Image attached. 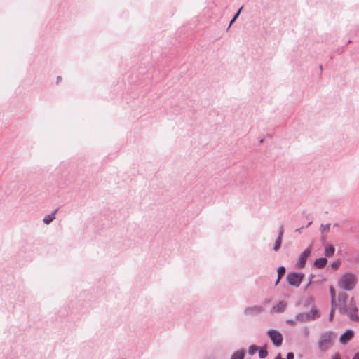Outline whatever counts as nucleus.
Segmentation results:
<instances>
[{
  "label": "nucleus",
  "instance_id": "1",
  "mask_svg": "<svg viewBox=\"0 0 359 359\" xmlns=\"http://www.w3.org/2000/svg\"><path fill=\"white\" fill-rule=\"evenodd\" d=\"M340 313L346 315L352 321H359L358 308L353 298L348 299V295L344 292L338 294L337 306Z\"/></svg>",
  "mask_w": 359,
  "mask_h": 359
},
{
  "label": "nucleus",
  "instance_id": "2",
  "mask_svg": "<svg viewBox=\"0 0 359 359\" xmlns=\"http://www.w3.org/2000/svg\"><path fill=\"white\" fill-rule=\"evenodd\" d=\"M336 337V334L332 331H325L320 333L318 341L319 351L322 353L328 351L333 346Z\"/></svg>",
  "mask_w": 359,
  "mask_h": 359
},
{
  "label": "nucleus",
  "instance_id": "3",
  "mask_svg": "<svg viewBox=\"0 0 359 359\" xmlns=\"http://www.w3.org/2000/svg\"><path fill=\"white\" fill-rule=\"evenodd\" d=\"M357 282L356 276L351 273L344 274L339 280V286L344 290H353Z\"/></svg>",
  "mask_w": 359,
  "mask_h": 359
},
{
  "label": "nucleus",
  "instance_id": "4",
  "mask_svg": "<svg viewBox=\"0 0 359 359\" xmlns=\"http://www.w3.org/2000/svg\"><path fill=\"white\" fill-rule=\"evenodd\" d=\"M320 315L318 310L315 308H312L309 313H299L296 315V320L299 323H305L313 320L319 318Z\"/></svg>",
  "mask_w": 359,
  "mask_h": 359
},
{
  "label": "nucleus",
  "instance_id": "5",
  "mask_svg": "<svg viewBox=\"0 0 359 359\" xmlns=\"http://www.w3.org/2000/svg\"><path fill=\"white\" fill-rule=\"evenodd\" d=\"M304 278L302 273L290 272L287 275V280L290 285L299 287Z\"/></svg>",
  "mask_w": 359,
  "mask_h": 359
},
{
  "label": "nucleus",
  "instance_id": "6",
  "mask_svg": "<svg viewBox=\"0 0 359 359\" xmlns=\"http://www.w3.org/2000/svg\"><path fill=\"white\" fill-rule=\"evenodd\" d=\"M268 335L275 346L278 347L281 346L283 343V336L279 331L276 330H269L268 331Z\"/></svg>",
  "mask_w": 359,
  "mask_h": 359
},
{
  "label": "nucleus",
  "instance_id": "7",
  "mask_svg": "<svg viewBox=\"0 0 359 359\" xmlns=\"http://www.w3.org/2000/svg\"><path fill=\"white\" fill-rule=\"evenodd\" d=\"M311 248H308L304 251H303L299 258V261L297 263L298 268H303L306 264V259L308 257L311 255Z\"/></svg>",
  "mask_w": 359,
  "mask_h": 359
},
{
  "label": "nucleus",
  "instance_id": "8",
  "mask_svg": "<svg viewBox=\"0 0 359 359\" xmlns=\"http://www.w3.org/2000/svg\"><path fill=\"white\" fill-rule=\"evenodd\" d=\"M354 336V331L353 330H347L339 337V342L342 345H346Z\"/></svg>",
  "mask_w": 359,
  "mask_h": 359
},
{
  "label": "nucleus",
  "instance_id": "9",
  "mask_svg": "<svg viewBox=\"0 0 359 359\" xmlns=\"http://www.w3.org/2000/svg\"><path fill=\"white\" fill-rule=\"evenodd\" d=\"M264 311V308L260 306H255L248 307L245 309V313L248 316H255L262 313Z\"/></svg>",
  "mask_w": 359,
  "mask_h": 359
},
{
  "label": "nucleus",
  "instance_id": "10",
  "mask_svg": "<svg viewBox=\"0 0 359 359\" xmlns=\"http://www.w3.org/2000/svg\"><path fill=\"white\" fill-rule=\"evenodd\" d=\"M287 302L285 301H280L277 304L271 308L272 313H282L287 307Z\"/></svg>",
  "mask_w": 359,
  "mask_h": 359
},
{
  "label": "nucleus",
  "instance_id": "11",
  "mask_svg": "<svg viewBox=\"0 0 359 359\" xmlns=\"http://www.w3.org/2000/svg\"><path fill=\"white\" fill-rule=\"evenodd\" d=\"M283 233H284L283 227L281 226L279 228V233H278V238L276 241V243H275V245L273 247V250L275 251H278L281 246Z\"/></svg>",
  "mask_w": 359,
  "mask_h": 359
},
{
  "label": "nucleus",
  "instance_id": "12",
  "mask_svg": "<svg viewBox=\"0 0 359 359\" xmlns=\"http://www.w3.org/2000/svg\"><path fill=\"white\" fill-rule=\"evenodd\" d=\"M327 264V259L325 257H320L316 259L314 262V266L318 269L323 268Z\"/></svg>",
  "mask_w": 359,
  "mask_h": 359
},
{
  "label": "nucleus",
  "instance_id": "13",
  "mask_svg": "<svg viewBox=\"0 0 359 359\" xmlns=\"http://www.w3.org/2000/svg\"><path fill=\"white\" fill-rule=\"evenodd\" d=\"M57 211V209H56L51 214L45 216L43 219V222L46 224H49L50 222H52L55 219V214H56Z\"/></svg>",
  "mask_w": 359,
  "mask_h": 359
},
{
  "label": "nucleus",
  "instance_id": "14",
  "mask_svg": "<svg viewBox=\"0 0 359 359\" xmlns=\"http://www.w3.org/2000/svg\"><path fill=\"white\" fill-rule=\"evenodd\" d=\"M245 351L243 349L236 351L232 355L231 359H243Z\"/></svg>",
  "mask_w": 359,
  "mask_h": 359
},
{
  "label": "nucleus",
  "instance_id": "15",
  "mask_svg": "<svg viewBox=\"0 0 359 359\" xmlns=\"http://www.w3.org/2000/svg\"><path fill=\"white\" fill-rule=\"evenodd\" d=\"M334 252L335 249L332 245H328L325 248V255L326 257H332L334 254Z\"/></svg>",
  "mask_w": 359,
  "mask_h": 359
},
{
  "label": "nucleus",
  "instance_id": "16",
  "mask_svg": "<svg viewBox=\"0 0 359 359\" xmlns=\"http://www.w3.org/2000/svg\"><path fill=\"white\" fill-rule=\"evenodd\" d=\"M330 296H331L332 306H336L337 304V302L336 297H335V291L332 286L330 287Z\"/></svg>",
  "mask_w": 359,
  "mask_h": 359
},
{
  "label": "nucleus",
  "instance_id": "17",
  "mask_svg": "<svg viewBox=\"0 0 359 359\" xmlns=\"http://www.w3.org/2000/svg\"><path fill=\"white\" fill-rule=\"evenodd\" d=\"M268 355V352L266 351V346L262 347L259 349V357L260 358H265Z\"/></svg>",
  "mask_w": 359,
  "mask_h": 359
},
{
  "label": "nucleus",
  "instance_id": "18",
  "mask_svg": "<svg viewBox=\"0 0 359 359\" xmlns=\"http://www.w3.org/2000/svg\"><path fill=\"white\" fill-rule=\"evenodd\" d=\"M258 350V346H257L256 345H251L248 348V354L250 355H253Z\"/></svg>",
  "mask_w": 359,
  "mask_h": 359
},
{
  "label": "nucleus",
  "instance_id": "19",
  "mask_svg": "<svg viewBox=\"0 0 359 359\" xmlns=\"http://www.w3.org/2000/svg\"><path fill=\"white\" fill-rule=\"evenodd\" d=\"M285 273V268L283 266H279L278 268V276H279V279H281V278L284 276Z\"/></svg>",
  "mask_w": 359,
  "mask_h": 359
},
{
  "label": "nucleus",
  "instance_id": "20",
  "mask_svg": "<svg viewBox=\"0 0 359 359\" xmlns=\"http://www.w3.org/2000/svg\"><path fill=\"white\" fill-rule=\"evenodd\" d=\"M320 230L322 233L328 232L330 231V224H325V225L322 224L320 226Z\"/></svg>",
  "mask_w": 359,
  "mask_h": 359
},
{
  "label": "nucleus",
  "instance_id": "21",
  "mask_svg": "<svg viewBox=\"0 0 359 359\" xmlns=\"http://www.w3.org/2000/svg\"><path fill=\"white\" fill-rule=\"evenodd\" d=\"M297 323V320H296V317L294 319H287L286 320V323L289 325H294Z\"/></svg>",
  "mask_w": 359,
  "mask_h": 359
},
{
  "label": "nucleus",
  "instance_id": "22",
  "mask_svg": "<svg viewBox=\"0 0 359 359\" xmlns=\"http://www.w3.org/2000/svg\"><path fill=\"white\" fill-rule=\"evenodd\" d=\"M337 306H332V309H331L330 315H329V320L330 321L332 320L333 317H334V309L337 308Z\"/></svg>",
  "mask_w": 359,
  "mask_h": 359
},
{
  "label": "nucleus",
  "instance_id": "23",
  "mask_svg": "<svg viewBox=\"0 0 359 359\" xmlns=\"http://www.w3.org/2000/svg\"><path fill=\"white\" fill-rule=\"evenodd\" d=\"M304 334L305 337H308L310 334L309 329L308 327L305 326L303 328Z\"/></svg>",
  "mask_w": 359,
  "mask_h": 359
},
{
  "label": "nucleus",
  "instance_id": "24",
  "mask_svg": "<svg viewBox=\"0 0 359 359\" xmlns=\"http://www.w3.org/2000/svg\"><path fill=\"white\" fill-rule=\"evenodd\" d=\"M238 17V13H236V15H234V17L233 18V19L231 20L229 25V27H228V29H229V27L231 26V25L234 22V21L236 20V18Z\"/></svg>",
  "mask_w": 359,
  "mask_h": 359
},
{
  "label": "nucleus",
  "instance_id": "25",
  "mask_svg": "<svg viewBox=\"0 0 359 359\" xmlns=\"http://www.w3.org/2000/svg\"><path fill=\"white\" fill-rule=\"evenodd\" d=\"M339 266V262H334L332 264V267L337 269Z\"/></svg>",
  "mask_w": 359,
  "mask_h": 359
},
{
  "label": "nucleus",
  "instance_id": "26",
  "mask_svg": "<svg viewBox=\"0 0 359 359\" xmlns=\"http://www.w3.org/2000/svg\"><path fill=\"white\" fill-rule=\"evenodd\" d=\"M287 359H294V353L290 352L287 354Z\"/></svg>",
  "mask_w": 359,
  "mask_h": 359
},
{
  "label": "nucleus",
  "instance_id": "27",
  "mask_svg": "<svg viewBox=\"0 0 359 359\" xmlns=\"http://www.w3.org/2000/svg\"><path fill=\"white\" fill-rule=\"evenodd\" d=\"M332 359H341L339 353H335L332 356Z\"/></svg>",
  "mask_w": 359,
  "mask_h": 359
},
{
  "label": "nucleus",
  "instance_id": "28",
  "mask_svg": "<svg viewBox=\"0 0 359 359\" xmlns=\"http://www.w3.org/2000/svg\"><path fill=\"white\" fill-rule=\"evenodd\" d=\"M352 359H359V352L355 353Z\"/></svg>",
  "mask_w": 359,
  "mask_h": 359
},
{
  "label": "nucleus",
  "instance_id": "29",
  "mask_svg": "<svg viewBox=\"0 0 359 359\" xmlns=\"http://www.w3.org/2000/svg\"><path fill=\"white\" fill-rule=\"evenodd\" d=\"M280 279H279V276H278V278L276 279V283H275L276 285L278 284V283L280 282Z\"/></svg>",
  "mask_w": 359,
  "mask_h": 359
},
{
  "label": "nucleus",
  "instance_id": "30",
  "mask_svg": "<svg viewBox=\"0 0 359 359\" xmlns=\"http://www.w3.org/2000/svg\"><path fill=\"white\" fill-rule=\"evenodd\" d=\"M275 359H283L282 357L280 356V354H278V355L276 357Z\"/></svg>",
  "mask_w": 359,
  "mask_h": 359
},
{
  "label": "nucleus",
  "instance_id": "31",
  "mask_svg": "<svg viewBox=\"0 0 359 359\" xmlns=\"http://www.w3.org/2000/svg\"><path fill=\"white\" fill-rule=\"evenodd\" d=\"M311 278H312V275L311 276ZM311 283V279L309 280L306 287H308L310 285Z\"/></svg>",
  "mask_w": 359,
  "mask_h": 359
},
{
  "label": "nucleus",
  "instance_id": "32",
  "mask_svg": "<svg viewBox=\"0 0 359 359\" xmlns=\"http://www.w3.org/2000/svg\"><path fill=\"white\" fill-rule=\"evenodd\" d=\"M60 80H61V76H58L57 78V83H58Z\"/></svg>",
  "mask_w": 359,
  "mask_h": 359
},
{
  "label": "nucleus",
  "instance_id": "33",
  "mask_svg": "<svg viewBox=\"0 0 359 359\" xmlns=\"http://www.w3.org/2000/svg\"><path fill=\"white\" fill-rule=\"evenodd\" d=\"M243 7L240 8L239 10L238 11V12L236 13H238V15H240V13L242 10Z\"/></svg>",
  "mask_w": 359,
  "mask_h": 359
},
{
  "label": "nucleus",
  "instance_id": "34",
  "mask_svg": "<svg viewBox=\"0 0 359 359\" xmlns=\"http://www.w3.org/2000/svg\"><path fill=\"white\" fill-rule=\"evenodd\" d=\"M296 231H297V232H300V229H296Z\"/></svg>",
  "mask_w": 359,
  "mask_h": 359
},
{
  "label": "nucleus",
  "instance_id": "35",
  "mask_svg": "<svg viewBox=\"0 0 359 359\" xmlns=\"http://www.w3.org/2000/svg\"><path fill=\"white\" fill-rule=\"evenodd\" d=\"M311 222H309V223L307 224L306 227H308V226H309V225H311Z\"/></svg>",
  "mask_w": 359,
  "mask_h": 359
}]
</instances>
